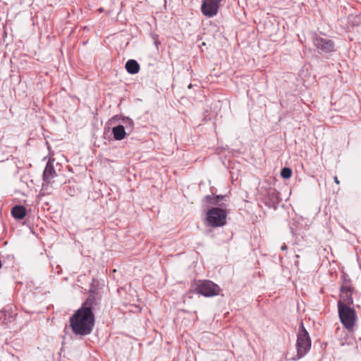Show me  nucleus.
I'll list each match as a JSON object with an SVG mask.
<instances>
[{"instance_id":"f257e3e1","label":"nucleus","mask_w":361,"mask_h":361,"mask_svg":"<svg viewBox=\"0 0 361 361\" xmlns=\"http://www.w3.org/2000/svg\"><path fill=\"white\" fill-rule=\"evenodd\" d=\"M97 305L95 297L89 295L81 307L70 317V326L74 334L87 336L91 334L95 322L93 310Z\"/></svg>"},{"instance_id":"f03ea898","label":"nucleus","mask_w":361,"mask_h":361,"mask_svg":"<svg viewBox=\"0 0 361 361\" xmlns=\"http://www.w3.org/2000/svg\"><path fill=\"white\" fill-rule=\"evenodd\" d=\"M297 355L292 358H286L288 360H296L302 357L310 350L311 340L308 332L305 329L302 322L300 323V330L298 334L297 343Z\"/></svg>"},{"instance_id":"7ed1b4c3","label":"nucleus","mask_w":361,"mask_h":361,"mask_svg":"<svg viewBox=\"0 0 361 361\" xmlns=\"http://www.w3.org/2000/svg\"><path fill=\"white\" fill-rule=\"evenodd\" d=\"M340 321L343 326L349 331H353L357 322V314L354 308L350 306L338 307Z\"/></svg>"},{"instance_id":"20e7f679","label":"nucleus","mask_w":361,"mask_h":361,"mask_svg":"<svg viewBox=\"0 0 361 361\" xmlns=\"http://www.w3.org/2000/svg\"><path fill=\"white\" fill-rule=\"evenodd\" d=\"M195 290L197 293L208 298L219 295L221 290L217 284L209 280L199 281Z\"/></svg>"},{"instance_id":"39448f33","label":"nucleus","mask_w":361,"mask_h":361,"mask_svg":"<svg viewBox=\"0 0 361 361\" xmlns=\"http://www.w3.org/2000/svg\"><path fill=\"white\" fill-rule=\"evenodd\" d=\"M207 219L212 227L222 226L226 223V212L219 207H213L207 212Z\"/></svg>"},{"instance_id":"423d86ee","label":"nucleus","mask_w":361,"mask_h":361,"mask_svg":"<svg viewBox=\"0 0 361 361\" xmlns=\"http://www.w3.org/2000/svg\"><path fill=\"white\" fill-rule=\"evenodd\" d=\"M339 300L338 302V307L340 306H350L353 304V293L354 291L353 287L349 282H344L340 289Z\"/></svg>"},{"instance_id":"0eeeda50","label":"nucleus","mask_w":361,"mask_h":361,"mask_svg":"<svg viewBox=\"0 0 361 361\" xmlns=\"http://www.w3.org/2000/svg\"><path fill=\"white\" fill-rule=\"evenodd\" d=\"M221 0H202L201 11L204 16L212 18L218 13Z\"/></svg>"},{"instance_id":"6e6552de","label":"nucleus","mask_w":361,"mask_h":361,"mask_svg":"<svg viewBox=\"0 0 361 361\" xmlns=\"http://www.w3.org/2000/svg\"><path fill=\"white\" fill-rule=\"evenodd\" d=\"M313 44L318 49L329 53L334 50V43L331 39L324 38L317 36L314 40Z\"/></svg>"},{"instance_id":"1a4fd4ad","label":"nucleus","mask_w":361,"mask_h":361,"mask_svg":"<svg viewBox=\"0 0 361 361\" xmlns=\"http://www.w3.org/2000/svg\"><path fill=\"white\" fill-rule=\"evenodd\" d=\"M57 176V173L54 169V164L49 161L43 173V188L54 183V178Z\"/></svg>"},{"instance_id":"9d476101","label":"nucleus","mask_w":361,"mask_h":361,"mask_svg":"<svg viewBox=\"0 0 361 361\" xmlns=\"http://www.w3.org/2000/svg\"><path fill=\"white\" fill-rule=\"evenodd\" d=\"M11 215L16 219H23L26 215V209L22 205H16L11 209Z\"/></svg>"},{"instance_id":"9b49d317","label":"nucleus","mask_w":361,"mask_h":361,"mask_svg":"<svg viewBox=\"0 0 361 361\" xmlns=\"http://www.w3.org/2000/svg\"><path fill=\"white\" fill-rule=\"evenodd\" d=\"M112 133L114 138L116 140H123L126 136L125 128L122 125H118L112 128Z\"/></svg>"},{"instance_id":"f8f14e48","label":"nucleus","mask_w":361,"mask_h":361,"mask_svg":"<svg viewBox=\"0 0 361 361\" xmlns=\"http://www.w3.org/2000/svg\"><path fill=\"white\" fill-rule=\"evenodd\" d=\"M126 69L130 74H136L140 71V65L135 60L130 59L126 62Z\"/></svg>"},{"instance_id":"ddd939ff","label":"nucleus","mask_w":361,"mask_h":361,"mask_svg":"<svg viewBox=\"0 0 361 361\" xmlns=\"http://www.w3.org/2000/svg\"><path fill=\"white\" fill-rule=\"evenodd\" d=\"M268 195L274 204H278L280 202L279 193L276 190L269 191Z\"/></svg>"},{"instance_id":"4468645a","label":"nucleus","mask_w":361,"mask_h":361,"mask_svg":"<svg viewBox=\"0 0 361 361\" xmlns=\"http://www.w3.org/2000/svg\"><path fill=\"white\" fill-rule=\"evenodd\" d=\"M292 175V171L289 168H283L281 169V176L283 178H289Z\"/></svg>"},{"instance_id":"2eb2a0df","label":"nucleus","mask_w":361,"mask_h":361,"mask_svg":"<svg viewBox=\"0 0 361 361\" xmlns=\"http://www.w3.org/2000/svg\"><path fill=\"white\" fill-rule=\"evenodd\" d=\"M334 182H335L336 184H338H338L340 183V181H339V180H338V177H337V176H334Z\"/></svg>"},{"instance_id":"dca6fc26","label":"nucleus","mask_w":361,"mask_h":361,"mask_svg":"<svg viewBox=\"0 0 361 361\" xmlns=\"http://www.w3.org/2000/svg\"><path fill=\"white\" fill-rule=\"evenodd\" d=\"M281 249L282 250H287V246H286V244H283V245L281 246Z\"/></svg>"},{"instance_id":"f3484780","label":"nucleus","mask_w":361,"mask_h":361,"mask_svg":"<svg viewBox=\"0 0 361 361\" xmlns=\"http://www.w3.org/2000/svg\"><path fill=\"white\" fill-rule=\"evenodd\" d=\"M358 18H359V17H358V16H350L349 18H350H350H353V19L357 20Z\"/></svg>"},{"instance_id":"a211bd4d","label":"nucleus","mask_w":361,"mask_h":361,"mask_svg":"<svg viewBox=\"0 0 361 361\" xmlns=\"http://www.w3.org/2000/svg\"><path fill=\"white\" fill-rule=\"evenodd\" d=\"M216 198V201H215L214 203L217 202L219 201V199H222V197H219V196H217Z\"/></svg>"},{"instance_id":"6ab92c4d","label":"nucleus","mask_w":361,"mask_h":361,"mask_svg":"<svg viewBox=\"0 0 361 361\" xmlns=\"http://www.w3.org/2000/svg\"><path fill=\"white\" fill-rule=\"evenodd\" d=\"M128 121V123H129L130 125H132V124H133V121H132L131 120H130V119H129Z\"/></svg>"},{"instance_id":"aec40b11","label":"nucleus","mask_w":361,"mask_h":361,"mask_svg":"<svg viewBox=\"0 0 361 361\" xmlns=\"http://www.w3.org/2000/svg\"><path fill=\"white\" fill-rule=\"evenodd\" d=\"M206 198L208 199V200H211L212 199V197L210 196H209V195L207 196Z\"/></svg>"},{"instance_id":"412c9836","label":"nucleus","mask_w":361,"mask_h":361,"mask_svg":"<svg viewBox=\"0 0 361 361\" xmlns=\"http://www.w3.org/2000/svg\"><path fill=\"white\" fill-rule=\"evenodd\" d=\"M355 23H357L358 22L355 21ZM353 25H355V22L354 21H353Z\"/></svg>"}]
</instances>
